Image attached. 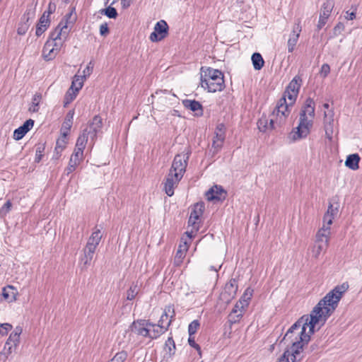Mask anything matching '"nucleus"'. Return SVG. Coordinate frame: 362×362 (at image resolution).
Instances as JSON below:
<instances>
[{"instance_id": "obj_1", "label": "nucleus", "mask_w": 362, "mask_h": 362, "mask_svg": "<svg viewBox=\"0 0 362 362\" xmlns=\"http://www.w3.org/2000/svg\"><path fill=\"white\" fill-rule=\"evenodd\" d=\"M348 288L349 284L347 282L337 285L318 302L310 313L308 315V320L304 322L306 334L310 337L315 332V327L318 324L320 323V325L317 330L325 325L328 317L337 308L339 300Z\"/></svg>"}, {"instance_id": "obj_2", "label": "nucleus", "mask_w": 362, "mask_h": 362, "mask_svg": "<svg viewBox=\"0 0 362 362\" xmlns=\"http://www.w3.org/2000/svg\"><path fill=\"white\" fill-rule=\"evenodd\" d=\"M315 103L311 98H308L300 112L299 123L296 132L293 134V139L305 138L310 132L315 118Z\"/></svg>"}, {"instance_id": "obj_3", "label": "nucleus", "mask_w": 362, "mask_h": 362, "mask_svg": "<svg viewBox=\"0 0 362 362\" xmlns=\"http://www.w3.org/2000/svg\"><path fill=\"white\" fill-rule=\"evenodd\" d=\"M224 76L221 71L211 67L201 68L200 85L209 93L221 91L225 88Z\"/></svg>"}, {"instance_id": "obj_4", "label": "nucleus", "mask_w": 362, "mask_h": 362, "mask_svg": "<svg viewBox=\"0 0 362 362\" xmlns=\"http://www.w3.org/2000/svg\"><path fill=\"white\" fill-rule=\"evenodd\" d=\"M293 105H291L290 103H287L286 95H283V96L279 100L276 107L273 110V117H278L277 122L279 124H285L287 117H288L291 110L290 107Z\"/></svg>"}, {"instance_id": "obj_5", "label": "nucleus", "mask_w": 362, "mask_h": 362, "mask_svg": "<svg viewBox=\"0 0 362 362\" xmlns=\"http://www.w3.org/2000/svg\"><path fill=\"white\" fill-rule=\"evenodd\" d=\"M189 153V152H187L185 155H176L173 159L169 173H172V174L176 173L179 177L182 178L186 171Z\"/></svg>"}, {"instance_id": "obj_6", "label": "nucleus", "mask_w": 362, "mask_h": 362, "mask_svg": "<svg viewBox=\"0 0 362 362\" xmlns=\"http://www.w3.org/2000/svg\"><path fill=\"white\" fill-rule=\"evenodd\" d=\"M301 85L302 78L300 76L296 75L287 86L284 95H286V98H288L291 105L295 103Z\"/></svg>"}, {"instance_id": "obj_7", "label": "nucleus", "mask_w": 362, "mask_h": 362, "mask_svg": "<svg viewBox=\"0 0 362 362\" xmlns=\"http://www.w3.org/2000/svg\"><path fill=\"white\" fill-rule=\"evenodd\" d=\"M169 26L165 21L160 20L158 21L154 30L150 35L149 39L151 42H159L163 40L168 35Z\"/></svg>"}, {"instance_id": "obj_8", "label": "nucleus", "mask_w": 362, "mask_h": 362, "mask_svg": "<svg viewBox=\"0 0 362 362\" xmlns=\"http://www.w3.org/2000/svg\"><path fill=\"white\" fill-rule=\"evenodd\" d=\"M103 127V120L99 115L93 117V119L88 122V126L83 129L88 133L92 142L97 138V135L101 132Z\"/></svg>"}, {"instance_id": "obj_9", "label": "nucleus", "mask_w": 362, "mask_h": 362, "mask_svg": "<svg viewBox=\"0 0 362 362\" xmlns=\"http://www.w3.org/2000/svg\"><path fill=\"white\" fill-rule=\"evenodd\" d=\"M205 209V205L203 202H197L194 204L190 216L188 220V223L192 226L194 228L199 229V223L197 221L202 216Z\"/></svg>"}, {"instance_id": "obj_10", "label": "nucleus", "mask_w": 362, "mask_h": 362, "mask_svg": "<svg viewBox=\"0 0 362 362\" xmlns=\"http://www.w3.org/2000/svg\"><path fill=\"white\" fill-rule=\"evenodd\" d=\"M154 327V324L149 322L146 320H138L134 321L129 328L132 332H134L137 335H141L144 337H147L149 334L148 327Z\"/></svg>"}, {"instance_id": "obj_11", "label": "nucleus", "mask_w": 362, "mask_h": 362, "mask_svg": "<svg viewBox=\"0 0 362 362\" xmlns=\"http://www.w3.org/2000/svg\"><path fill=\"white\" fill-rule=\"evenodd\" d=\"M334 6V0H327L322 6L319 21L317 25L318 30H321L326 24L330 13Z\"/></svg>"}, {"instance_id": "obj_12", "label": "nucleus", "mask_w": 362, "mask_h": 362, "mask_svg": "<svg viewBox=\"0 0 362 362\" xmlns=\"http://www.w3.org/2000/svg\"><path fill=\"white\" fill-rule=\"evenodd\" d=\"M238 281L235 279H231L224 286L221 293V298L226 303L230 302L235 296L238 291Z\"/></svg>"}, {"instance_id": "obj_13", "label": "nucleus", "mask_w": 362, "mask_h": 362, "mask_svg": "<svg viewBox=\"0 0 362 362\" xmlns=\"http://www.w3.org/2000/svg\"><path fill=\"white\" fill-rule=\"evenodd\" d=\"M181 180L182 178L176 173L172 174V173H168L165 177L163 187L165 194L168 197H172L174 194V189L177 187Z\"/></svg>"}, {"instance_id": "obj_14", "label": "nucleus", "mask_w": 362, "mask_h": 362, "mask_svg": "<svg viewBox=\"0 0 362 362\" xmlns=\"http://www.w3.org/2000/svg\"><path fill=\"white\" fill-rule=\"evenodd\" d=\"M226 196L227 192L222 186L218 185H215L206 192V197L209 201L223 202Z\"/></svg>"}, {"instance_id": "obj_15", "label": "nucleus", "mask_w": 362, "mask_h": 362, "mask_svg": "<svg viewBox=\"0 0 362 362\" xmlns=\"http://www.w3.org/2000/svg\"><path fill=\"white\" fill-rule=\"evenodd\" d=\"M69 30H66V23L64 24L63 21H61L58 25L52 30L49 35L47 40H62L64 39V41L68 37Z\"/></svg>"}, {"instance_id": "obj_16", "label": "nucleus", "mask_w": 362, "mask_h": 362, "mask_svg": "<svg viewBox=\"0 0 362 362\" xmlns=\"http://www.w3.org/2000/svg\"><path fill=\"white\" fill-rule=\"evenodd\" d=\"M301 32V25L300 21L295 23L293 31L290 35L289 39L288 40V52L291 53L293 52L295 47L298 42L300 33Z\"/></svg>"}, {"instance_id": "obj_17", "label": "nucleus", "mask_w": 362, "mask_h": 362, "mask_svg": "<svg viewBox=\"0 0 362 362\" xmlns=\"http://www.w3.org/2000/svg\"><path fill=\"white\" fill-rule=\"evenodd\" d=\"M305 320H308V315H304L301 317H300L291 327L288 329L286 333L284 339H286V337H289V334L293 333L296 330L300 329V332L298 334V337H302L303 334H306L305 332V327H304V322Z\"/></svg>"}, {"instance_id": "obj_18", "label": "nucleus", "mask_w": 362, "mask_h": 362, "mask_svg": "<svg viewBox=\"0 0 362 362\" xmlns=\"http://www.w3.org/2000/svg\"><path fill=\"white\" fill-rule=\"evenodd\" d=\"M182 105L186 109L194 112L196 116L203 115V106L199 101L185 99L182 100Z\"/></svg>"}, {"instance_id": "obj_19", "label": "nucleus", "mask_w": 362, "mask_h": 362, "mask_svg": "<svg viewBox=\"0 0 362 362\" xmlns=\"http://www.w3.org/2000/svg\"><path fill=\"white\" fill-rule=\"evenodd\" d=\"M171 325V320H169L166 322V326H162L154 325V327H148L149 334L147 335V337L155 339L159 337L162 334L165 333L168 329L170 325Z\"/></svg>"}, {"instance_id": "obj_20", "label": "nucleus", "mask_w": 362, "mask_h": 362, "mask_svg": "<svg viewBox=\"0 0 362 362\" xmlns=\"http://www.w3.org/2000/svg\"><path fill=\"white\" fill-rule=\"evenodd\" d=\"M334 112L330 110L328 112L324 113V124L325 129V134L329 139L332 138L333 132V122H334Z\"/></svg>"}, {"instance_id": "obj_21", "label": "nucleus", "mask_w": 362, "mask_h": 362, "mask_svg": "<svg viewBox=\"0 0 362 362\" xmlns=\"http://www.w3.org/2000/svg\"><path fill=\"white\" fill-rule=\"evenodd\" d=\"M50 18H46L45 14H42L40 18L38 23L36 25L35 35L37 37L41 36L49 27L50 25Z\"/></svg>"}, {"instance_id": "obj_22", "label": "nucleus", "mask_w": 362, "mask_h": 362, "mask_svg": "<svg viewBox=\"0 0 362 362\" xmlns=\"http://www.w3.org/2000/svg\"><path fill=\"white\" fill-rule=\"evenodd\" d=\"M51 42L52 40H47L42 49V56L47 62L54 59L57 54L54 47L51 46Z\"/></svg>"}, {"instance_id": "obj_23", "label": "nucleus", "mask_w": 362, "mask_h": 362, "mask_svg": "<svg viewBox=\"0 0 362 362\" xmlns=\"http://www.w3.org/2000/svg\"><path fill=\"white\" fill-rule=\"evenodd\" d=\"M330 234V227L328 225L323 224L316 234L315 242L326 243L329 245V235Z\"/></svg>"}, {"instance_id": "obj_24", "label": "nucleus", "mask_w": 362, "mask_h": 362, "mask_svg": "<svg viewBox=\"0 0 362 362\" xmlns=\"http://www.w3.org/2000/svg\"><path fill=\"white\" fill-rule=\"evenodd\" d=\"M361 158L358 153L349 155L345 160V165L352 170H356L359 168Z\"/></svg>"}, {"instance_id": "obj_25", "label": "nucleus", "mask_w": 362, "mask_h": 362, "mask_svg": "<svg viewBox=\"0 0 362 362\" xmlns=\"http://www.w3.org/2000/svg\"><path fill=\"white\" fill-rule=\"evenodd\" d=\"M188 250V245L186 242H184L183 244H180L179 247L176 252L174 262L175 264L179 266L182 262V260L185 256V252Z\"/></svg>"}, {"instance_id": "obj_26", "label": "nucleus", "mask_w": 362, "mask_h": 362, "mask_svg": "<svg viewBox=\"0 0 362 362\" xmlns=\"http://www.w3.org/2000/svg\"><path fill=\"white\" fill-rule=\"evenodd\" d=\"M337 211L338 209L334 208L332 204L329 203L327 211L323 217L324 223H327V225L330 226L332 223L334 216Z\"/></svg>"}, {"instance_id": "obj_27", "label": "nucleus", "mask_w": 362, "mask_h": 362, "mask_svg": "<svg viewBox=\"0 0 362 362\" xmlns=\"http://www.w3.org/2000/svg\"><path fill=\"white\" fill-rule=\"evenodd\" d=\"M16 290L14 286L8 285L4 287L2 290V296L5 300H8L9 302L14 301L16 300V293L13 291Z\"/></svg>"}, {"instance_id": "obj_28", "label": "nucleus", "mask_w": 362, "mask_h": 362, "mask_svg": "<svg viewBox=\"0 0 362 362\" xmlns=\"http://www.w3.org/2000/svg\"><path fill=\"white\" fill-rule=\"evenodd\" d=\"M102 238L101 230L95 228V230L92 233L91 235L89 237L87 243L91 244V245H94L98 247Z\"/></svg>"}, {"instance_id": "obj_29", "label": "nucleus", "mask_w": 362, "mask_h": 362, "mask_svg": "<svg viewBox=\"0 0 362 362\" xmlns=\"http://www.w3.org/2000/svg\"><path fill=\"white\" fill-rule=\"evenodd\" d=\"M89 137L86 130H83L76 140L75 148L84 150Z\"/></svg>"}, {"instance_id": "obj_30", "label": "nucleus", "mask_w": 362, "mask_h": 362, "mask_svg": "<svg viewBox=\"0 0 362 362\" xmlns=\"http://www.w3.org/2000/svg\"><path fill=\"white\" fill-rule=\"evenodd\" d=\"M251 59L255 70H260L264 65V60L259 52L253 53Z\"/></svg>"}, {"instance_id": "obj_31", "label": "nucleus", "mask_w": 362, "mask_h": 362, "mask_svg": "<svg viewBox=\"0 0 362 362\" xmlns=\"http://www.w3.org/2000/svg\"><path fill=\"white\" fill-rule=\"evenodd\" d=\"M253 294V290L250 288H247L243 294V296L239 299V305H243L245 308H246L250 303V301L251 300V298Z\"/></svg>"}, {"instance_id": "obj_32", "label": "nucleus", "mask_w": 362, "mask_h": 362, "mask_svg": "<svg viewBox=\"0 0 362 362\" xmlns=\"http://www.w3.org/2000/svg\"><path fill=\"white\" fill-rule=\"evenodd\" d=\"M328 247L327 243H317L315 242L313 247V257L315 259H317L320 255L321 252L325 251Z\"/></svg>"}, {"instance_id": "obj_33", "label": "nucleus", "mask_w": 362, "mask_h": 362, "mask_svg": "<svg viewBox=\"0 0 362 362\" xmlns=\"http://www.w3.org/2000/svg\"><path fill=\"white\" fill-rule=\"evenodd\" d=\"M42 100V93H35L33 97L32 103L28 110L30 112H37L39 110L40 103Z\"/></svg>"}, {"instance_id": "obj_34", "label": "nucleus", "mask_w": 362, "mask_h": 362, "mask_svg": "<svg viewBox=\"0 0 362 362\" xmlns=\"http://www.w3.org/2000/svg\"><path fill=\"white\" fill-rule=\"evenodd\" d=\"M83 81L84 78L83 76L75 75L70 88L75 90L76 92H78L83 87Z\"/></svg>"}, {"instance_id": "obj_35", "label": "nucleus", "mask_w": 362, "mask_h": 362, "mask_svg": "<svg viewBox=\"0 0 362 362\" xmlns=\"http://www.w3.org/2000/svg\"><path fill=\"white\" fill-rule=\"evenodd\" d=\"M99 12L106 16L107 17L110 18H114L115 19L118 16L117 11L115 8L110 6L105 8H102L99 11Z\"/></svg>"}, {"instance_id": "obj_36", "label": "nucleus", "mask_w": 362, "mask_h": 362, "mask_svg": "<svg viewBox=\"0 0 362 362\" xmlns=\"http://www.w3.org/2000/svg\"><path fill=\"white\" fill-rule=\"evenodd\" d=\"M35 16V7H33L32 5H29L27 6L26 11L24 14L21 17L23 21H25L26 22H29L30 19L34 18Z\"/></svg>"}, {"instance_id": "obj_37", "label": "nucleus", "mask_w": 362, "mask_h": 362, "mask_svg": "<svg viewBox=\"0 0 362 362\" xmlns=\"http://www.w3.org/2000/svg\"><path fill=\"white\" fill-rule=\"evenodd\" d=\"M78 92H76L75 90L71 89L70 88L66 93L64 98V106H67L69 103H71L76 97Z\"/></svg>"}, {"instance_id": "obj_38", "label": "nucleus", "mask_w": 362, "mask_h": 362, "mask_svg": "<svg viewBox=\"0 0 362 362\" xmlns=\"http://www.w3.org/2000/svg\"><path fill=\"white\" fill-rule=\"evenodd\" d=\"M36 152H35V162L39 163L42 157H43V152L45 149V143H38L36 144Z\"/></svg>"}, {"instance_id": "obj_39", "label": "nucleus", "mask_w": 362, "mask_h": 362, "mask_svg": "<svg viewBox=\"0 0 362 362\" xmlns=\"http://www.w3.org/2000/svg\"><path fill=\"white\" fill-rule=\"evenodd\" d=\"M83 149L75 148L70 159L80 164L83 160Z\"/></svg>"}, {"instance_id": "obj_40", "label": "nucleus", "mask_w": 362, "mask_h": 362, "mask_svg": "<svg viewBox=\"0 0 362 362\" xmlns=\"http://www.w3.org/2000/svg\"><path fill=\"white\" fill-rule=\"evenodd\" d=\"M30 25L29 22H26L25 21L21 19V21L18 25L17 33L19 35H24L28 31Z\"/></svg>"}, {"instance_id": "obj_41", "label": "nucleus", "mask_w": 362, "mask_h": 362, "mask_svg": "<svg viewBox=\"0 0 362 362\" xmlns=\"http://www.w3.org/2000/svg\"><path fill=\"white\" fill-rule=\"evenodd\" d=\"M67 144V136L66 133H62V137L58 139L56 142V150H64Z\"/></svg>"}, {"instance_id": "obj_42", "label": "nucleus", "mask_w": 362, "mask_h": 362, "mask_svg": "<svg viewBox=\"0 0 362 362\" xmlns=\"http://www.w3.org/2000/svg\"><path fill=\"white\" fill-rule=\"evenodd\" d=\"M20 341V336L17 335L16 333H11L9 337L8 338L7 341L5 344V349H6V347L8 345H10L11 344L13 345L14 348L18 346Z\"/></svg>"}, {"instance_id": "obj_43", "label": "nucleus", "mask_w": 362, "mask_h": 362, "mask_svg": "<svg viewBox=\"0 0 362 362\" xmlns=\"http://www.w3.org/2000/svg\"><path fill=\"white\" fill-rule=\"evenodd\" d=\"M268 122L269 119L266 116H262L257 121V127L262 132H265L268 130Z\"/></svg>"}, {"instance_id": "obj_44", "label": "nucleus", "mask_w": 362, "mask_h": 362, "mask_svg": "<svg viewBox=\"0 0 362 362\" xmlns=\"http://www.w3.org/2000/svg\"><path fill=\"white\" fill-rule=\"evenodd\" d=\"M278 117H273V113L270 115V118L268 122V129H276L278 127H282L284 124H279L277 122Z\"/></svg>"}, {"instance_id": "obj_45", "label": "nucleus", "mask_w": 362, "mask_h": 362, "mask_svg": "<svg viewBox=\"0 0 362 362\" xmlns=\"http://www.w3.org/2000/svg\"><path fill=\"white\" fill-rule=\"evenodd\" d=\"M138 292V286L136 284L132 285L127 291V299L129 300H132L133 299H134Z\"/></svg>"}, {"instance_id": "obj_46", "label": "nucleus", "mask_w": 362, "mask_h": 362, "mask_svg": "<svg viewBox=\"0 0 362 362\" xmlns=\"http://www.w3.org/2000/svg\"><path fill=\"white\" fill-rule=\"evenodd\" d=\"M200 326V323L199 320H194L188 326V333L189 335L191 337L194 335L198 330L199 327Z\"/></svg>"}, {"instance_id": "obj_47", "label": "nucleus", "mask_w": 362, "mask_h": 362, "mask_svg": "<svg viewBox=\"0 0 362 362\" xmlns=\"http://www.w3.org/2000/svg\"><path fill=\"white\" fill-rule=\"evenodd\" d=\"M169 314H171L170 320H171V322H172L175 316V309H174L173 305H168L165 306V309H164V312L162 315L165 316V319H168Z\"/></svg>"}, {"instance_id": "obj_48", "label": "nucleus", "mask_w": 362, "mask_h": 362, "mask_svg": "<svg viewBox=\"0 0 362 362\" xmlns=\"http://www.w3.org/2000/svg\"><path fill=\"white\" fill-rule=\"evenodd\" d=\"M27 134V132L20 126L18 128L16 129L13 132V139L16 141L21 140L24 137V136Z\"/></svg>"}, {"instance_id": "obj_49", "label": "nucleus", "mask_w": 362, "mask_h": 362, "mask_svg": "<svg viewBox=\"0 0 362 362\" xmlns=\"http://www.w3.org/2000/svg\"><path fill=\"white\" fill-rule=\"evenodd\" d=\"M72 124H73V122H71V120H70V119H65L62 124V127L61 129V134L66 133V135L68 136L69 132L72 127Z\"/></svg>"}, {"instance_id": "obj_50", "label": "nucleus", "mask_w": 362, "mask_h": 362, "mask_svg": "<svg viewBox=\"0 0 362 362\" xmlns=\"http://www.w3.org/2000/svg\"><path fill=\"white\" fill-rule=\"evenodd\" d=\"M79 165L78 163L69 159L68 166L66 168L64 173L68 175L70 173L76 170L77 166Z\"/></svg>"}, {"instance_id": "obj_51", "label": "nucleus", "mask_w": 362, "mask_h": 362, "mask_svg": "<svg viewBox=\"0 0 362 362\" xmlns=\"http://www.w3.org/2000/svg\"><path fill=\"white\" fill-rule=\"evenodd\" d=\"M243 313H240L238 314L230 313L228 315V322L230 324H235L238 322L240 319L243 317Z\"/></svg>"}, {"instance_id": "obj_52", "label": "nucleus", "mask_w": 362, "mask_h": 362, "mask_svg": "<svg viewBox=\"0 0 362 362\" xmlns=\"http://www.w3.org/2000/svg\"><path fill=\"white\" fill-rule=\"evenodd\" d=\"M127 354L126 351H121L116 354V355L111 359L113 362H124L127 359Z\"/></svg>"}, {"instance_id": "obj_53", "label": "nucleus", "mask_w": 362, "mask_h": 362, "mask_svg": "<svg viewBox=\"0 0 362 362\" xmlns=\"http://www.w3.org/2000/svg\"><path fill=\"white\" fill-rule=\"evenodd\" d=\"M93 257L90 256H87L86 254L84 253L83 257L81 259V264H82V269H87L88 266L90 265Z\"/></svg>"}, {"instance_id": "obj_54", "label": "nucleus", "mask_w": 362, "mask_h": 362, "mask_svg": "<svg viewBox=\"0 0 362 362\" xmlns=\"http://www.w3.org/2000/svg\"><path fill=\"white\" fill-rule=\"evenodd\" d=\"M96 248L97 247L87 243L85 248L83 249V253L86 254L87 256L93 257V255L96 250Z\"/></svg>"}, {"instance_id": "obj_55", "label": "nucleus", "mask_w": 362, "mask_h": 362, "mask_svg": "<svg viewBox=\"0 0 362 362\" xmlns=\"http://www.w3.org/2000/svg\"><path fill=\"white\" fill-rule=\"evenodd\" d=\"M12 325L9 323L0 324V334L2 336L7 335L9 330L12 329Z\"/></svg>"}, {"instance_id": "obj_56", "label": "nucleus", "mask_w": 362, "mask_h": 362, "mask_svg": "<svg viewBox=\"0 0 362 362\" xmlns=\"http://www.w3.org/2000/svg\"><path fill=\"white\" fill-rule=\"evenodd\" d=\"M12 206L11 202L8 200L4 206L0 209V214L5 216L11 210Z\"/></svg>"}, {"instance_id": "obj_57", "label": "nucleus", "mask_w": 362, "mask_h": 362, "mask_svg": "<svg viewBox=\"0 0 362 362\" xmlns=\"http://www.w3.org/2000/svg\"><path fill=\"white\" fill-rule=\"evenodd\" d=\"M345 26L344 23L339 22L333 28V34L334 36H338L344 30Z\"/></svg>"}, {"instance_id": "obj_58", "label": "nucleus", "mask_w": 362, "mask_h": 362, "mask_svg": "<svg viewBox=\"0 0 362 362\" xmlns=\"http://www.w3.org/2000/svg\"><path fill=\"white\" fill-rule=\"evenodd\" d=\"M13 347L14 346L11 344L7 346L6 349H5L4 347V350L0 353V359L1 358L2 356H4V360H6L8 358V355H10L12 353Z\"/></svg>"}, {"instance_id": "obj_59", "label": "nucleus", "mask_w": 362, "mask_h": 362, "mask_svg": "<svg viewBox=\"0 0 362 362\" xmlns=\"http://www.w3.org/2000/svg\"><path fill=\"white\" fill-rule=\"evenodd\" d=\"M56 10V4L52 2H49L48 4V7L46 11H44L42 14H45L46 18H49L50 15L53 13Z\"/></svg>"}, {"instance_id": "obj_60", "label": "nucleus", "mask_w": 362, "mask_h": 362, "mask_svg": "<svg viewBox=\"0 0 362 362\" xmlns=\"http://www.w3.org/2000/svg\"><path fill=\"white\" fill-rule=\"evenodd\" d=\"M110 33V29L107 23H104L100 26V34L101 36H107Z\"/></svg>"}, {"instance_id": "obj_61", "label": "nucleus", "mask_w": 362, "mask_h": 362, "mask_svg": "<svg viewBox=\"0 0 362 362\" xmlns=\"http://www.w3.org/2000/svg\"><path fill=\"white\" fill-rule=\"evenodd\" d=\"M93 64L92 63V62H90L88 63V64L87 65V66L83 70V76H82L83 77L84 79L87 76H89L91 74V73L93 72Z\"/></svg>"}, {"instance_id": "obj_62", "label": "nucleus", "mask_w": 362, "mask_h": 362, "mask_svg": "<svg viewBox=\"0 0 362 362\" xmlns=\"http://www.w3.org/2000/svg\"><path fill=\"white\" fill-rule=\"evenodd\" d=\"M223 141L215 140L213 139L212 148H214V153L218 152L223 146Z\"/></svg>"}, {"instance_id": "obj_63", "label": "nucleus", "mask_w": 362, "mask_h": 362, "mask_svg": "<svg viewBox=\"0 0 362 362\" xmlns=\"http://www.w3.org/2000/svg\"><path fill=\"white\" fill-rule=\"evenodd\" d=\"M330 72V66L328 64H324L321 66L320 74L323 78L327 76Z\"/></svg>"}, {"instance_id": "obj_64", "label": "nucleus", "mask_w": 362, "mask_h": 362, "mask_svg": "<svg viewBox=\"0 0 362 362\" xmlns=\"http://www.w3.org/2000/svg\"><path fill=\"white\" fill-rule=\"evenodd\" d=\"M34 120L32 119H27L21 127L28 132H29L34 125Z\"/></svg>"}]
</instances>
